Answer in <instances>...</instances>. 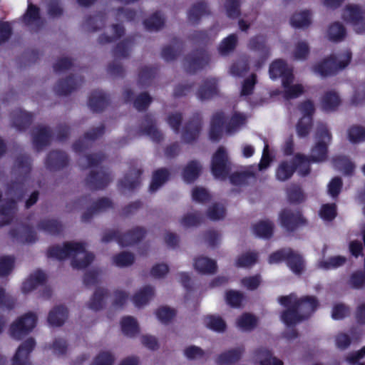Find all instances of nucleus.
I'll list each match as a JSON object with an SVG mask.
<instances>
[{
  "label": "nucleus",
  "instance_id": "nucleus-1",
  "mask_svg": "<svg viewBox=\"0 0 365 365\" xmlns=\"http://www.w3.org/2000/svg\"><path fill=\"white\" fill-rule=\"evenodd\" d=\"M279 302L285 308L282 320L287 326H293L308 317L318 306L314 297L307 296L299 299L295 294L282 297Z\"/></svg>",
  "mask_w": 365,
  "mask_h": 365
},
{
  "label": "nucleus",
  "instance_id": "nucleus-2",
  "mask_svg": "<svg viewBox=\"0 0 365 365\" xmlns=\"http://www.w3.org/2000/svg\"><path fill=\"white\" fill-rule=\"evenodd\" d=\"M47 255L58 260L69 258L71 266L78 269L86 267L94 259V255L86 250L85 244L79 242H68L63 245L52 246L48 249Z\"/></svg>",
  "mask_w": 365,
  "mask_h": 365
},
{
  "label": "nucleus",
  "instance_id": "nucleus-3",
  "mask_svg": "<svg viewBox=\"0 0 365 365\" xmlns=\"http://www.w3.org/2000/svg\"><path fill=\"white\" fill-rule=\"evenodd\" d=\"M331 140V136L325 126L320 127L317 133L316 143L311 150L309 159L305 156L297 154L295 155V168L301 175H306L309 173V163H319L326 160L327 148Z\"/></svg>",
  "mask_w": 365,
  "mask_h": 365
},
{
  "label": "nucleus",
  "instance_id": "nucleus-4",
  "mask_svg": "<svg viewBox=\"0 0 365 365\" xmlns=\"http://www.w3.org/2000/svg\"><path fill=\"white\" fill-rule=\"evenodd\" d=\"M277 76L281 78L287 98H297L304 92V87L301 84H292L294 78L292 69L282 60L275 61V79Z\"/></svg>",
  "mask_w": 365,
  "mask_h": 365
},
{
  "label": "nucleus",
  "instance_id": "nucleus-5",
  "mask_svg": "<svg viewBox=\"0 0 365 365\" xmlns=\"http://www.w3.org/2000/svg\"><path fill=\"white\" fill-rule=\"evenodd\" d=\"M350 60L351 53L346 51L337 56H331L324 59L322 61L315 64L312 68V71L316 75L325 77L334 74L339 70L345 68L349 63Z\"/></svg>",
  "mask_w": 365,
  "mask_h": 365
},
{
  "label": "nucleus",
  "instance_id": "nucleus-6",
  "mask_svg": "<svg viewBox=\"0 0 365 365\" xmlns=\"http://www.w3.org/2000/svg\"><path fill=\"white\" fill-rule=\"evenodd\" d=\"M37 316L33 312L26 313L18 317L10 326L9 334L15 339L20 340L35 328Z\"/></svg>",
  "mask_w": 365,
  "mask_h": 365
},
{
  "label": "nucleus",
  "instance_id": "nucleus-7",
  "mask_svg": "<svg viewBox=\"0 0 365 365\" xmlns=\"http://www.w3.org/2000/svg\"><path fill=\"white\" fill-rule=\"evenodd\" d=\"M270 158L268 155V146L265 145L263 150L260 163L257 165H250L240 172L234 173L230 177V182L234 185H240L246 182L247 178L255 176L257 170L266 169L270 163Z\"/></svg>",
  "mask_w": 365,
  "mask_h": 365
},
{
  "label": "nucleus",
  "instance_id": "nucleus-8",
  "mask_svg": "<svg viewBox=\"0 0 365 365\" xmlns=\"http://www.w3.org/2000/svg\"><path fill=\"white\" fill-rule=\"evenodd\" d=\"M231 170V163L229 160L227 150L220 147L215 153L211 162V171L214 177L219 180H225Z\"/></svg>",
  "mask_w": 365,
  "mask_h": 365
},
{
  "label": "nucleus",
  "instance_id": "nucleus-9",
  "mask_svg": "<svg viewBox=\"0 0 365 365\" xmlns=\"http://www.w3.org/2000/svg\"><path fill=\"white\" fill-rule=\"evenodd\" d=\"M314 110V105L309 101L304 102L300 106L299 111L302 117L297 125V133L299 137H305L309 133L312 125V115Z\"/></svg>",
  "mask_w": 365,
  "mask_h": 365
},
{
  "label": "nucleus",
  "instance_id": "nucleus-10",
  "mask_svg": "<svg viewBox=\"0 0 365 365\" xmlns=\"http://www.w3.org/2000/svg\"><path fill=\"white\" fill-rule=\"evenodd\" d=\"M275 262L287 260L291 270L295 274L301 273L304 269V263L302 257L295 253H292L289 249L280 250L275 252Z\"/></svg>",
  "mask_w": 365,
  "mask_h": 365
},
{
  "label": "nucleus",
  "instance_id": "nucleus-11",
  "mask_svg": "<svg viewBox=\"0 0 365 365\" xmlns=\"http://www.w3.org/2000/svg\"><path fill=\"white\" fill-rule=\"evenodd\" d=\"M145 232L142 228H136L132 232L120 237L118 233L114 231H109L105 233L102 237V240L108 242L113 239L115 240L122 247L131 245L140 240L144 236Z\"/></svg>",
  "mask_w": 365,
  "mask_h": 365
},
{
  "label": "nucleus",
  "instance_id": "nucleus-12",
  "mask_svg": "<svg viewBox=\"0 0 365 365\" xmlns=\"http://www.w3.org/2000/svg\"><path fill=\"white\" fill-rule=\"evenodd\" d=\"M343 19L353 25L357 33L365 31V20L364 12L356 5L347 6L343 13Z\"/></svg>",
  "mask_w": 365,
  "mask_h": 365
},
{
  "label": "nucleus",
  "instance_id": "nucleus-13",
  "mask_svg": "<svg viewBox=\"0 0 365 365\" xmlns=\"http://www.w3.org/2000/svg\"><path fill=\"white\" fill-rule=\"evenodd\" d=\"M35 345V340L32 338L22 343L13 357L11 365H31L30 354Z\"/></svg>",
  "mask_w": 365,
  "mask_h": 365
},
{
  "label": "nucleus",
  "instance_id": "nucleus-14",
  "mask_svg": "<svg viewBox=\"0 0 365 365\" xmlns=\"http://www.w3.org/2000/svg\"><path fill=\"white\" fill-rule=\"evenodd\" d=\"M217 81L215 78H210L203 81L197 92V97L200 101L209 100L217 94Z\"/></svg>",
  "mask_w": 365,
  "mask_h": 365
},
{
  "label": "nucleus",
  "instance_id": "nucleus-15",
  "mask_svg": "<svg viewBox=\"0 0 365 365\" xmlns=\"http://www.w3.org/2000/svg\"><path fill=\"white\" fill-rule=\"evenodd\" d=\"M110 175L101 168L99 170H92L87 179L88 183L93 189H101L110 181Z\"/></svg>",
  "mask_w": 365,
  "mask_h": 365
},
{
  "label": "nucleus",
  "instance_id": "nucleus-16",
  "mask_svg": "<svg viewBox=\"0 0 365 365\" xmlns=\"http://www.w3.org/2000/svg\"><path fill=\"white\" fill-rule=\"evenodd\" d=\"M279 219L282 225L287 230H293L295 227L305 222V220L300 212H292L289 210L281 213Z\"/></svg>",
  "mask_w": 365,
  "mask_h": 365
},
{
  "label": "nucleus",
  "instance_id": "nucleus-17",
  "mask_svg": "<svg viewBox=\"0 0 365 365\" xmlns=\"http://www.w3.org/2000/svg\"><path fill=\"white\" fill-rule=\"evenodd\" d=\"M194 267L198 272L205 274H215L217 269L216 261L205 256H199L195 259Z\"/></svg>",
  "mask_w": 365,
  "mask_h": 365
},
{
  "label": "nucleus",
  "instance_id": "nucleus-18",
  "mask_svg": "<svg viewBox=\"0 0 365 365\" xmlns=\"http://www.w3.org/2000/svg\"><path fill=\"white\" fill-rule=\"evenodd\" d=\"M155 296V289L152 286H145L133 297L134 305L138 308L146 306Z\"/></svg>",
  "mask_w": 365,
  "mask_h": 365
},
{
  "label": "nucleus",
  "instance_id": "nucleus-19",
  "mask_svg": "<svg viewBox=\"0 0 365 365\" xmlns=\"http://www.w3.org/2000/svg\"><path fill=\"white\" fill-rule=\"evenodd\" d=\"M209 62V58L207 54L197 53L186 58L185 67L189 72H195L198 69L202 68Z\"/></svg>",
  "mask_w": 365,
  "mask_h": 365
},
{
  "label": "nucleus",
  "instance_id": "nucleus-20",
  "mask_svg": "<svg viewBox=\"0 0 365 365\" xmlns=\"http://www.w3.org/2000/svg\"><path fill=\"white\" fill-rule=\"evenodd\" d=\"M108 297V291L105 288L97 289L87 303L90 309L98 311L103 308Z\"/></svg>",
  "mask_w": 365,
  "mask_h": 365
},
{
  "label": "nucleus",
  "instance_id": "nucleus-21",
  "mask_svg": "<svg viewBox=\"0 0 365 365\" xmlns=\"http://www.w3.org/2000/svg\"><path fill=\"white\" fill-rule=\"evenodd\" d=\"M32 115L21 109L15 110L11 114V125L17 130L26 128L31 122Z\"/></svg>",
  "mask_w": 365,
  "mask_h": 365
},
{
  "label": "nucleus",
  "instance_id": "nucleus-22",
  "mask_svg": "<svg viewBox=\"0 0 365 365\" xmlns=\"http://www.w3.org/2000/svg\"><path fill=\"white\" fill-rule=\"evenodd\" d=\"M243 351L242 348L237 347L222 353L217 356L216 363L219 365H232L241 358Z\"/></svg>",
  "mask_w": 365,
  "mask_h": 365
},
{
  "label": "nucleus",
  "instance_id": "nucleus-23",
  "mask_svg": "<svg viewBox=\"0 0 365 365\" xmlns=\"http://www.w3.org/2000/svg\"><path fill=\"white\" fill-rule=\"evenodd\" d=\"M46 279V274L41 270L33 272L28 279H26L21 287L24 293L26 294L34 289L38 285L42 284Z\"/></svg>",
  "mask_w": 365,
  "mask_h": 365
},
{
  "label": "nucleus",
  "instance_id": "nucleus-24",
  "mask_svg": "<svg viewBox=\"0 0 365 365\" xmlns=\"http://www.w3.org/2000/svg\"><path fill=\"white\" fill-rule=\"evenodd\" d=\"M201 129V123L200 120H195L189 123L185 128L182 140L185 143H191L195 141L200 133Z\"/></svg>",
  "mask_w": 365,
  "mask_h": 365
},
{
  "label": "nucleus",
  "instance_id": "nucleus-25",
  "mask_svg": "<svg viewBox=\"0 0 365 365\" xmlns=\"http://www.w3.org/2000/svg\"><path fill=\"white\" fill-rule=\"evenodd\" d=\"M124 34V29L118 24H113L106 27L103 34L99 37L100 43L104 44L112 42L120 37Z\"/></svg>",
  "mask_w": 365,
  "mask_h": 365
},
{
  "label": "nucleus",
  "instance_id": "nucleus-26",
  "mask_svg": "<svg viewBox=\"0 0 365 365\" xmlns=\"http://www.w3.org/2000/svg\"><path fill=\"white\" fill-rule=\"evenodd\" d=\"M66 318V308L63 306H58L50 311L48 316V322L51 327H60L63 324Z\"/></svg>",
  "mask_w": 365,
  "mask_h": 365
},
{
  "label": "nucleus",
  "instance_id": "nucleus-27",
  "mask_svg": "<svg viewBox=\"0 0 365 365\" xmlns=\"http://www.w3.org/2000/svg\"><path fill=\"white\" fill-rule=\"evenodd\" d=\"M123 333L128 337H135L140 332L138 323L133 317H125L120 321Z\"/></svg>",
  "mask_w": 365,
  "mask_h": 365
},
{
  "label": "nucleus",
  "instance_id": "nucleus-28",
  "mask_svg": "<svg viewBox=\"0 0 365 365\" xmlns=\"http://www.w3.org/2000/svg\"><path fill=\"white\" fill-rule=\"evenodd\" d=\"M223 123L224 115L222 113L218 112L213 115L210 130V138L212 141H217L220 139L222 134Z\"/></svg>",
  "mask_w": 365,
  "mask_h": 365
},
{
  "label": "nucleus",
  "instance_id": "nucleus-29",
  "mask_svg": "<svg viewBox=\"0 0 365 365\" xmlns=\"http://www.w3.org/2000/svg\"><path fill=\"white\" fill-rule=\"evenodd\" d=\"M204 325L214 331L222 333L226 330L227 324L219 315H207L203 319Z\"/></svg>",
  "mask_w": 365,
  "mask_h": 365
},
{
  "label": "nucleus",
  "instance_id": "nucleus-30",
  "mask_svg": "<svg viewBox=\"0 0 365 365\" xmlns=\"http://www.w3.org/2000/svg\"><path fill=\"white\" fill-rule=\"evenodd\" d=\"M341 103V99L334 91L327 92L321 100V106L326 111L335 110Z\"/></svg>",
  "mask_w": 365,
  "mask_h": 365
},
{
  "label": "nucleus",
  "instance_id": "nucleus-31",
  "mask_svg": "<svg viewBox=\"0 0 365 365\" xmlns=\"http://www.w3.org/2000/svg\"><path fill=\"white\" fill-rule=\"evenodd\" d=\"M50 140V132L47 128L39 126L34 131L33 142L35 147L39 150L46 145Z\"/></svg>",
  "mask_w": 365,
  "mask_h": 365
},
{
  "label": "nucleus",
  "instance_id": "nucleus-32",
  "mask_svg": "<svg viewBox=\"0 0 365 365\" xmlns=\"http://www.w3.org/2000/svg\"><path fill=\"white\" fill-rule=\"evenodd\" d=\"M257 323V318L254 315L245 313L237 319L236 326L242 331H250L255 328Z\"/></svg>",
  "mask_w": 365,
  "mask_h": 365
},
{
  "label": "nucleus",
  "instance_id": "nucleus-33",
  "mask_svg": "<svg viewBox=\"0 0 365 365\" xmlns=\"http://www.w3.org/2000/svg\"><path fill=\"white\" fill-rule=\"evenodd\" d=\"M142 132L150 136L155 141H159L162 138L161 133L156 128L154 119L152 116H146L143 120Z\"/></svg>",
  "mask_w": 365,
  "mask_h": 365
},
{
  "label": "nucleus",
  "instance_id": "nucleus-34",
  "mask_svg": "<svg viewBox=\"0 0 365 365\" xmlns=\"http://www.w3.org/2000/svg\"><path fill=\"white\" fill-rule=\"evenodd\" d=\"M202 166L197 161L190 162L184 168L182 178L187 182H192L196 180L201 171Z\"/></svg>",
  "mask_w": 365,
  "mask_h": 365
},
{
  "label": "nucleus",
  "instance_id": "nucleus-35",
  "mask_svg": "<svg viewBox=\"0 0 365 365\" xmlns=\"http://www.w3.org/2000/svg\"><path fill=\"white\" fill-rule=\"evenodd\" d=\"M81 83V79L79 77L72 76L58 83L55 90L58 94L66 95L74 90Z\"/></svg>",
  "mask_w": 365,
  "mask_h": 365
},
{
  "label": "nucleus",
  "instance_id": "nucleus-36",
  "mask_svg": "<svg viewBox=\"0 0 365 365\" xmlns=\"http://www.w3.org/2000/svg\"><path fill=\"white\" fill-rule=\"evenodd\" d=\"M157 319L163 324H168L176 315L175 309L168 306H161L155 311Z\"/></svg>",
  "mask_w": 365,
  "mask_h": 365
},
{
  "label": "nucleus",
  "instance_id": "nucleus-37",
  "mask_svg": "<svg viewBox=\"0 0 365 365\" xmlns=\"http://www.w3.org/2000/svg\"><path fill=\"white\" fill-rule=\"evenodd\" d=\"M247 120V116L242 113H235L230 119L225 128L226 133L232 135L239 130L243 126Z\"/></svg>",
  "mask_w": 365,
  "mask_h": 365
},
{
  "label": "nucleus",
  "instance_id": "nucleus-38",
  "mask_svg": "<svg viewBox=\"0 0 365 365\" xmlns=\"http://www.w3.org/2000/svg\"><path fill=\"white\" fill-rule=\"evenodd\" d=\"M66 160L67 157L64 153L53 151L49 154L46 165L51 169L60 168L66 164Z\"/></svg>",
  "mask_w": 365,
  "mask_h": 365
},
{
  "label": "nucleus",
  "instance_id": "nucleus-39",
  "mask_svg": "<svg viewBox=\"0 0 365 365\" xmlns=\"http://www.w3.org/2000/svg\"><path fill=\"white\" fill-rule=\"evenodd\" d=\"M106 103L104 94L101 91H95L90 96L88 106L93 111L98 112L103 110Z\"/></svg>",
  "mask_w": 365,
  "mask_h": 365
},
{
  "label": "nucleus",
  "instance_id": "nucleus-40",
  "mask_svg": "<svg viewBox=\"0 0 365 365\" xmlns=\"http://www.w3.org/2000/svg\"><path fill=\"white\" fill-rule=\"evenodd\" d=\"M134 260V255L132 253L122 252L113 257L112 263L118 267H125L133 264Z\"/></svg>",
  "mask_w": 365,
  "mask_h": 365
},
{
  "label": "nucleus",
  "instance_id": "nucleus-41",
  "mask_svg": "<svg viewBox=\"0 0 365 365\" xmlns=\"http://www.w3.org/2000/svg\"><path fill=\"white\" fill-rule=\"evenodd\" d=\"M226 215V209L222 203H213L207 210V217L213 221L222 220Z\"/></svg>",
  "mask_w": 365,
  "mask_h": 365
},
{
  "label": "nucleus",
  "instance_id": "nucleus-42",
  "mask_svg": "<svg viewBox=\"0 0 365 365\" xmlns=\"http://www.w3.org/2000/svg\"><path fill=\"white\" fill-rule=\"evenodd\" d=\"M169 173L166 169H160L153 174L152 182L150 186L151 192L156 191L168 179Z\"/></svg>",
  "mask_w": 365,
  "mask_h": 365
},
{
  "label": "nucleus",
  "instance_id": "nucleus-43",
  "mask_svg": "<svg viewBox=\"0 0 365 365\" xmlns=\"http://www.w3.org/2000/svg\"><path fill=\"white\" fill-rule=\"evenodd\" d=\"M252 230L257 236L267 238L272 234V226L270 222L262 220L255 224L252 227Z\"/></svg>",
  "mask_w": 365,
  "mask_h": 365
},
{
  "label": "nucleus",
  "instance_id": "nucleus-44",
  "mask_svg": "<svg viewBox=\"0 0 365 365\" xmlns=\"http://www.w3.org/2000/svg\"><path fill=\"white\" fill-rule=\"evenodd\" d=\"M165 19L161 14L156 12L143 22L145 28L149 31L160 29L164 24Z\"/></svg>",
  "mask_w": 365,
  "mask_h": 365
},
{
  "label": "nucleus",
  "instance_id": "nucleus-45",
  "mask_svg": "<svg viewBox=\"0 0 365 365\" xmlns=\"http://www.w3.org/2000/svg\"><path fill=\"white\" fill-rule=\"evenodd\" d=\"M347 138L351 143H361L365 140V129L359 126H352L347 130Z\"/></svg>",
  "mask_w": 365,
  "mask_h": 365
},
{
  "label": "nucleus",
  "instance_id": "nucleus-46",
  "mask_svg": "<svg viewBox=\"0 0 365 365\" xmlns=\"http://www.w3.org/2000/svg\"><path fill=\"white\" fill-rule=\"evenodd\" d=\"M257 259L255 252H247L240 255L235 260V265L238 267H249L252 266Z\"/></svg>",
  "mask_w": 365,
  "mask_h": 365
},
{
  "label": "nucleus",
  "instance_id": "nucleus-47",
  "mask_svg": "<svg viewBox=\"0 0 365 365\" xmlns=\"http://www.w3.org/2000/svg\"><path fill=\"white\" fill-rule=\"evenodd\" d=\"M237 36L235 34H231L223 39L218 47V51L222 55H227L232 51L237 44Z\"/></svg>",
  "mask_w": 365,
  "mask_h": 365
},
{
  "label": "nucleus",
  "instance_id": "nucleus-48",
  "mask_svg": "<svg viewBox=\"0 0 365 365\" xmlns=\"http://www.w3.org/2000/svg\"><path fill=\"white\" fill-rule=\"evenodd\" d=\"M346 262V259L341 256H335L328 259H323L319 262L318 267L322 269H331L337 268Z\"/></svg>",
  "mask_w": 365,
  "mask_h": 365
},
{
  "label": "nucleus",
  "instance_id": "nucleus-49",
  "mask_svg": "<svg viewBox=\"0 0 365 365\" xmlns=\"http://www.w3.org/2000/svg\"><path fill=\"white\" fill-rule=\"evenodd\" d=\"M310 22V16L308 11L296 13L291 19V24L295 28L306 27L309 25Z\"/></svg>",
  "mask_w": 365,
  "mask_h": 365
},
{
  "label": "nucleus",
  "instance_id": "nucleus-50",
  "mask_svg": "<svg viewBox=\"0 0 365 365\" xmlns=\"http://www.w3.org/2000/svg\"><path fill=\"white\" fill-rule=\"evenodd\" d=\"M334 167L346 175L352 173L354 165L345 157H337L333 160Z\"/></svg>",
  "mask_w": 365,
  "mask_h": 365
},
{
  "label": "nucleus",
  "instance_id": "nucleus-51",
  "mask_svg": "<svg viewBox=\"0 0 365 365\" xmlns=\"http://www.w3.org/2000/svg\"><path fill=\"white\" fill-rule=\"evenodd\" d=\"M24 21L29 25L38 26L40 24L38 9L31 3L29 4L27 11L24 15Z\"/></svg>",
  "mask_w": 365,
  "mask_h": 365
},
{
  "label": "nucleus",
  "instance_id": "nucleus-52",
  "mask_svg": "<svg viewBox=\"0 0 365 365\" xmlns=\"http://www.w3.org/2000/svg\"><path fill=\"white\" fill-rule=\"evenodd\" d=\"M61 227L60 223L56 220H45L38 225L39 230L51 235L58 233Z\"/></svg>",
  "mask_w": 365,
  "mask_h": 365
},
{
  "label": "nucleus",
  "instance_id": "nucleus-53",
  "mask_svg": "<svg viewBox=\"0 0 365 365\" xmlns=\"http://www.w3.org/2000/svg\"><path fill=\"white\" fill-rule=\"evenodd\" d=\"M207 6L205 3H199L197 4L194 5L188 12V19L189 21L195 23L202 16L207 14Z\"/></svg>",
  "mask_w": 365,
  "mask_h": 365
},
{
  "label": "nucleus",
  "instance_id": "nucleus-54",
  "mask_svg": "<svg viewBox=\"0 0 365 365\" xmlns=\"http://www.w3.org/2000/svg\"><path fill=\"white\" fill-rule=\"evenodd\" d=\"M309 53V48L307 43L304 41H299L294 46L292 56L294 59L302 61L306 59Z\"/></svg>",
  "mask_w": 365,
  "mask_h": 365
},
{
  "label": "nucleus",
  "instance_id": "nucleus-55",
  "mask_svg": "<svg viewBox=\"0 0 365 365\" xmlns=\"http://www.w3.org/2000/svg\"><path fill=\"white\" fill-rule=\"evenodd\" d=\"M128 298V294L123 289H116L113 292L112 305L115 309L122 308Z\"/></svg>",
  "mask_w": 365,
  "mask_h": 365
},
{
  "label": "nucleus",
  "instance_id": "nucleus-56",
  "mask_svg": "<svg viewBox=\"0 0 365 365\" xmlns=\"http://www.w3.org/2000/svg\"><path fill=\"white\" fill-rule=\"evenodd\" d=\"M184 354L188 359H202L206 357V352L196 346H189L184 350Z\"/></svg>",
  "mask_w": 365,
  "mask_h": 365
},
{
  "label": "nucleus",
  "instance_id": "nucleus-57",
  "mask_svg": "<svg viewBox=\"0 0 365 365\" xmlns=\"http://www.w3.org/2000/svg\"><path fill=\"white\" fill-rule=\"evenodd\" d=\"M256 361L259 365H274L272 351L266 349H261L256 353Z\"/></svg>",
  "mask_w": 365,
  "mask_h": 365
},
{
  "label": "nucleus",
  "instance_id": "nucleus-58",
  "mask_svg": "<svg viewBox=\"0 0 365 365\" xmlns=\"http://www.w3.org/2000/svg\"><path fill=\"white\" fill-rule=\"evenodd\" d=\"M192 198L195 202L205 203L210 199V195L205 188L195 187L192 190Z\"/></svg>",
  "mask_w": 365,
  "mask_h": 365
},
{
  "label": "nucleus",
  "instance_id": "nucleus-59",
  "mask_svg": "<svg viewBox=\"0 0 365 365\" xmlns=\"http://www.w3.org/2000/svg\"><path fill=\"white\" fill-rule=\"evenodd\" d=\"M200 220L201 217L199 214L191 212L183 216L180 220V225L185 228H188L197 225Z\"/></svg>",
  "mask_w": 365,
  "mask_h": 365
},
{
  "label": "nucleus",
  "instance_id": "nucleus-60",
  "mask_svg": "<svg viewBox=\"0 0 365 365\" xmlns=\"http://www.w3.org/2000/svg\"><path fill=\"white\" fill-rule=\"evenodd\" d=\"M328 35L331 40L338 41L344 36L345 30L340 24L336 23L329 27Z\"/></svg>",
  "mask_w": 365,
  "mask_h": 365
},
{
  "label": "nucleus",
  "instance_id": "nucleus-61",
  "mask_svg": "<svg viewBox=\"0 0 365 365\" xmlns=\"http://www.w3.org/2000/svg\"><path fill=\"white\" fill-rule=\"evenodd\" d=\"M48 349L51 350L53 354L61 356L66 352L67 344L63 339H56Z\"/></svg>",
  "mask_w": 365,
  "mask_h": 365
},
{
  "label": "nucleus",
  "instance_id": "nucleus-62",
  "mask_svg": "<svg viewBox=\"0 0 365 365\" xmlns=\"http://www.w3.org/2000/svg\"><path fill=\"white\" fill-rule=\"evenodd\" d=\"M243 295L240 292L230 290L226 292L225 299L228 304L233 307H238L242 300Z\"/></svg>",
  "mask_w": 365,
  "mask_h": 365
},
{
  "label": "nucleus",
  "instance_id": "nucleus-63",
  "mask_svg": "<svg viewBox=\"0 0 365 365\" xmlns=\"http://www.w3.org/2000/svg\"><path fill=\"white\" fill-rule=\"evenodd\" d=\"M88 29L93 31H97L101 29L105 26V16L102 14H98L87 21Z\"/></svg>",
  "mask_w": 365,
  "mask_h": 365
},
{
  "label": "nucleus",
  "instance_id": "nucleus-64",
  "mask_svg": "<svg viewBox=\"0 0 365 365\" xmlns=\"http://www.w3.org/2000/svg\"><path fill=\"white\" fill-rule=\"evenodd\" d=\"M113 356L108 351H103L96 356L91 365H113Z\"/></svg>",
  "mask_w": 365,
  "mask_h": 365
}]
</instances>
